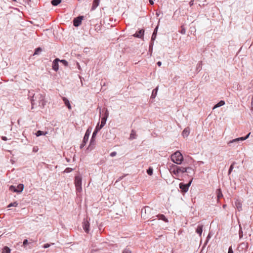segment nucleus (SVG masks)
I'll use <instances>...</instances> for the list:
<instances>
[{"instance_id": "6e6552de", "label": "nucleus", "mask_w": 253, "mask_h": 253, "mask_svg": "<svg viewBox=\"0 0 253 253\" xmlns=\"http://www.w3.org/2000/svg\"><path fill=\"white\" fill-rule=\"evenodd\" d=\"M248 243L246 242H242L239 244L237 247V250L239 252L245 253L248 249Z\"/></svg>"}, {"instance_id": "7ed1b4c3", "label": "nucleus", "mask_w": 253, "mask_h": 253, "mask_svg": "<svg viewBox=\"0 0 253 253\" xmlns=\"http://www.w3.org/2000/svg\"><path fill=\"white\" fill-rule=\"evenodd\" d=\"M74 183L77 192H81L82 191V177L81 175H76L75 177Z\"/></svg>"}, {"instance_id": "a878e982", "label": "nucleus", "mask_w": 253, "mask_h": 253, "mask_svg": "<svg viewBox=\"0 0 253 253\" xmlns=\"http://www.w3.org/2000/svg\"><path fill=\"white\" fill-rule=\"evenodd\" d=\"M136 138L137 134L136 133V131L133 129L131 130L129 139L130 140H133L136 139Z\"/></svg>"}, {"instance_id": "72a5a7b5", "label": "nucleus", "mask_w": 253, "mask_h": 253, "mask_svg": "<svg viewBox=\"0 0 253 253\" xmlns=\"http://www.w3.org/2000/svg\"><path fill=\"white\" fill-rule=\"evenodd\" d=\"M42 51V48L41 47H38L35 48L33 55H38Z\"/></svg>"}, {"instance_id": "6e6d98bb", "label": "nucleus", "mask_w": 253, "mask_h": 253, "mask_svg": "<svg viewBox=\"0 0 253 253\" xmlns=\"http://www.w3.org/2000/svg\"><path fill=\"white\" fill-rule=\"evenodd\" d=\"M1 139L3 141H6L7 140V138L6 136H2Z\"/></svg>"}, {"instance_id": "a19ab883", "label": "nucleus", "mask_w": 253, "mask_h": 253, "mask_svg": "<svg viewBox=\"0 0 253 253\" xmlns=\"http://www.w3.org/2000/svg\"><path fill=\"white\" fill-rule=\"evenodd\" d=\"M29 244H31L30 243H29L28 240L27 239H24L23 242V245L22 246L24 248H26V246L29 245Z\"/></svg>"}, {"instance_id": "58836bf2", "label": "nucleus", "mask_w": 253, "mask_h": 253, "mask_svg": "<svg viewBox=\"0 0 253 253\" xmlns=\"http://www.w3.org/2000/svg\"><path fill=\"white\" fill-rule=\"evenodd\" d=\"M231 141V140L229 141L228 143H227V144L230 147H236V146H238V143L239 142H232L231 143H230V142Z\"/></svg>"}, {"instance_id": "20e7f679", "label": "nucleus", "mask_w": 253, "mask_h": 253, "mask_svg": "<svg viewBox=\"0 0 253 253\" xmlns=\"http://www.w3.org/2000/svg\"><path fill=\"white\" fill-rule=\"evenodd\" d=\"M91 130H92V127L91 126L88 127L87 128V129H86V130L85 132L84 135L83 137L82 142L80 145L81 149H83V147H84L85 146L86 143L88 141L89 136L91 132Z\"/></svg>"}, {"instance_id": "f257e3e1", "label": "nucleus", "mask_w": 253, "mask_h": 253, "mask_svg": "<svg viewBox=\"0 0 253 253\" xmlns=\"http://www.w3.org/2000/svg\"><path fill=\"white\" fill-rule=\"evenodd\" d=\"M169 170L171 174L176 176H179L180 174L185 173L186 171V167L178 166L172 164L170 166Z\"/></svg>"}, {"instance_id": "423d86ee", "label": "nucleus", "mask_w": 253, "mask_h": 253, "mask_svg": "<svg viewBox=\"0 0 253 253\" xmlns=\"http://www.w3.org/2000/svg\"><path fill=\"white\" fill-rule=\"evenodd\" d=\"M24 186L23 184H19L17 187L12 185L9 187V190L10 191L15 192L18 194L22 193L24 189Z\"/></svg>"}, {"instance_id": "6ab92c4d", "label": "nucleus", "mask_w": 253, "mask_h": 253, "mask_svg": "<svg viewBox=\"0 0 253 253\" xmlns=\"http://www.w3.org/2000/svg\"><path fill=\"white\" fill-rule=\"evenodd\" d=\"M186 171L185 173H187V175L190 177H192V176L194 174V169L191 167H186Z\"/></svg>"}, {"instance_id": "bf43d9fd", "label": "nucleus", "mask_w": 253, "mask_h": 253, "mask_svg": "<svg viewBox=\"0 0 253 253\" xmlns=\"http://www.w3.org/2000/svg\"><path fill=\"white\" fill-rule=\"evenodd\" d=\"M157 64L158 66L160 67L162 65V62L161 61H158L157 63Z\"/></svg>"}, {"instance_id": "f8f14e48", "label": "nucleus", "mask_w": 253, "mask_h": 253, "mask_svg": "<svg viewBox=\"0 0 253 253\" xmlns=\"http://www.w3.org/2000/svg\"><path fill=\"white\" fill-rule=\"evenodd\" d=\"M34 90L29 91L28 94V98H29L30 99V101L31 103L32 109L34 108V106L35 104V99H34V98H35V93H34Z\"/></svg>"}, {"instance_id": "a211bd4d", "label": "nucleus", "mask_w": 253, "mask_h": 253, "mask_svg": "<svg viewBox=\"0 0 253 253\" xmlns=\"http://www.w3.org/2000/svg\"><path fill=\"white\" fill-rule=\"evenodd\" d=\"M235 205L239 211L242 210V204L240 201L237 200L235 202Z\"/></svg>"}, {"instance_id": "dca6fc26", "label": "nucleus", "mask_w": 253, "mask_h": 253, "mask_svg": "<svg viewBox=\"0 0 253 253\" xmlns=\"http://www.w3.org/2000/svg\"><path fill=\"white\" fill-rule=\"evenodd\" d=\"M159 220H162L165 222H168L169 220L163 214H158L156 216Z\"/></svg>"}, {"instance_id": "f3484780", "label": "nucleus", "mask_w": 253, "mask_h": 253, "mask_svg": "<svg viewBox=\"0 0 253 253\" xmlns=\"http://www.w3.org/2000/svg\"><path fill=\"white\" fill-rule=\"evenodd\" d=\"M95 146L96 143L89 142V144L86 149V152L88 153L91 151L92 150L94 149V148H95Z\"/></svg>"}, {"instance_id": "8fccbe9b", "label": "nucleus", "mask_w": 253, "mask_h": 253, "mask_svg": "<svg viewBox=\"0 0 253 253\" xmlns=\"http://www.w3.org/2000/svg\"><path fill=\"white\" fill-rule=\"evenodd\" d=\"M50 246V244H49L48 243H46L43 245L42 248L44 249H46V248H49Z\"/></svg>"}, {"instance_id": "aec40b11", "label": "nucleus", "mask_w": 253, "mask_h": 253, "mask_svg": "<svg viewBox=\"0 0 253 253\" xmlns=\"http://www.w3.org/2000/svg\"><path fill=\"white\" fill-rule=\"evenodd\" d=\"M203 225L202 224H199L198 225L196 229V232L199 234V235L201 237L203 232Z\"/></svg>"}, {"instance_id": "c756f323", "label": "nucleus", "mask_w": 253, "mask_h": 253, "mask_svg": "<svg viewBox=\"0 0 253 253\" xmlns=\"http://www.w3.org/2000/svg\"><path fill=\"white\" fill-rule=\"evenodd\" d=\"M101 129V128H100V127H99V123H98L92 134V135H93V137L96 136L97 133Z\"/></svg>"}, {"instance_id": "338daca9", "label": "nucleus", "mask_w": 253, "mask_h": 253, "mask_svg": "<svg viewBox=\"0 0 253 253\" xmlns=\"http://www.w3.org/2000/svg\"><path fill=\"white\" fill-rule=\"evenodd\" d=\"M67 159V161L68 162H69V159Z\"/></svg>"}, {"instance_id": "2eb2a0df", "label": "nucleus", "mask_w": 253, "mask_h": 253, "mask_svg": "<svg viewBox=\"0 0 253 253\" xmlns=\"http://www.w3.org/2000/svg\"><path fill=\"white\" fill-rule=\"evenodd\" d=\"M152 209L148 207V206H145L141 210V216L143 217L146 216V214L150 213Z\"/></svg>"}, {"instance_id": "bb28decb", "label": "nucleus", "mask_w": 253, "mask_h": 253, "mask_svg": "<svg viewBox=\"0 0 253 253\" xmlns=\"http://www.w3.org/2000/svg\"><path fill=\"white\" fill-rule=\"evenodd\" d=\"M46 134H47V131H43L40 130H39L37 131L35 134L36 135V136L39 137L42 135H45Z\"/></svg>"}, {"instance_id": "c9c22d12", "label": "nucleus", "mask_w": 253, "mask_h": 253, "mask_svg": "<svg viewBox=\"0 0 253 253\" xmlns=\"http://www.w3.org/2000/svg\"><path fill=\"white\" fill-rule=\"evenodd\" d=\"M18 204L17 203V201H15L13 203H10L8 206H7V208H10V207H17Z\"/></svg>"}, {"instance_id": "1a4fd4ad", "label": "nucleus", "mask_w": 253, "mask_h": 253, "mask_svg": "<svg viewBox=\"0 0 253 253\" xmlns=\"http://www.w3.org/2000/svg\"><path fill=\"white\" fill-rule=\"evenodd\" d=\"M84 16L83 15L78 16L75 17L73 21V25L76 27H78L82 24V21L84 19Z\"/></svg>"}, {"instance_id": "680f3d73", "label": "nucleus", "mask_w": 253, "mask_h": 253, "mask_svg": "<svg viewBox=\"0 0 253 253\" xmlns=\"http://www.w3.org/2000/svg\"><path fill=\"white\" fill-rule=\"evenodd\" d=\"M149 2L151 5H153L154 4V2L152 0H149Z\"/></svg>"}, {"instance_id": "e2e57ef3", "label": "nucleus", "mask_w": 253, "mask_h": 253, "mask_svg": "<svg viewBox=\"0 0 253 253\" xmlns=\"http://www.w3.org/2000/svg\"><path fill=\"white\" fill-rule=\"evenodd\" d=\"M88 50V48H85L84 49V52H87Z\"/></svg>"}, {"instance_id": "473e14b6", "label": "nucleus", "mask_w": 253, "mask_h": 253, "mask_svg": "<svg viewBox=\"0 0 253 253\" xmlns=\"http://www.w3.org/2000/svg\"><path fill=\"white\" fill-rule=\"evenodd\" d=\"M62 0H52L51 3L53 6H57L61 2Z\"/></svg>"}, {"instance_id": "774afa93", "label": "nucleus", "mask_w": 253, "mask_h": 253, "mask_svg": "<svg viewBox=\"0 0 253 253\" xmlns=\"http://www.w3.org/2000/svg\"><path fill=\"white\" fill-rule=\"evenodd\" d=\"M155 220V219H153V220H151V221H154Z\"/></svg>"}, {"instance_id": "de8ad7c7", "label": "nucleus", "mask_w": 253, "mask_h": 253, "mask_svg": "<svg viewBox=\"0 0 253 253\" xmlns=\"http://www.w3.org/2000/svg\"><path fill=\"white\" fill-rule=\"evenodd\" d=\"M123 253H131V251L128 248H126L124 250Z\"/></svg>"}, {"instance_id": "0e129e2a", "label": "nucleus", "mask_w": 253, "mask_h": 253, "mask_svg": "<svg viewBox=\"0 0 253 253\" xmlns=\"http://www.w3.org/2000/svg\"><path fill=\"white\" fill-rule=\"evenodd\" d=\"M123 178V177H120L117 180V181H119L120 180H121Z\"/></svg>"}, {"instance_id": "393cba45", "label": "nucleus", "mask_w": 253, "mask_h": 253, "mask_svg": "<svg viewBox=\"0 0 253 253\" xmlns=\"http://www.w3.org/2000/svg\"><path fill=\"white\" fill-rule=\"evenodd\" d=\"M158 29V26H157L155 27L153 32V34H152V35L151 37V41H155L156 40L157 35Z\"/></svg>"}, {"instance_id": "4be33fe9", "label": "nucleus", "mask_w": 253, "mask_h": 253, "mask_svg": "<svg viewBox=\"0 0 253 253\" xmlns=\"http://www.w3.org/2000/svg\"><path fill=\"white\" fill-rule=\"evenodd\" d=\"M100 0H93L92 5L91 8V10H95L96 7L99 5Z\"/></svg>"}, {"instance_id": "603ef678", "label": "nucleus", "mask_w": 253, "mask_h": 253, "mask_svg": "<svg viewBox=\"0 0 253 253\" xmlns=\"http://www.w3.org/2000/svg\"><path fill=\"white\" fill-rule=\"evenodd\" d=\"M117 155V152L115 151L112 152L110 154V156L112 157H115Z\"/></svg>"}, {"instance_id": "c03bdc74", "label": "nucleus", "mask_w": 253, "mask_h": 253, "mask_svg": "<svg viewBox=\"0 0 253 253\" xmlns=\"http://www.w3.org/2000/svg\"><path fill=\"white\" fill-rule=\"evenodd\" d=\"M73 170V169L71 168H67L65 169L64 171V172L65 173H70L72 172Z\"/></svg>"}, {"instance_id": "0eeeda50", "label": "nucleus", "mask_w": 253, "mask_h": 253, "mask_svg": "<svg viewBox=\"0 0 253 253\" xmlns=\"http://www.w3.org/2000/svg\"><path fill=\"white\" fill-rule=\"evenodd\" d=\"M192 181V178L189 181L188 183H184L183 182H181L179 184V187L180 189V191L183 194L187 192L189 189V187L190 186Z\"/></svg>"}, {"instance_id": "ea45409f", "label": "nucleus", "mask_w": 253, "mask_h": 253, "mask_svg": "<svg viewBox=\"0 0 253 253\" xmlns=\"http://www.w3.org/2000/svg\"><path fill=\"white\" fill-rule=\"evenodd\" d=\"M59 62L65 67H67L68 65V62L65 59H60Z\"/></svg>"}, {"instance_id": "49530a36", "label": "nucleus", "mask_w": 253, "mask_h": 253, "mask_svg": "<svg viewBox=\"0 0 253 253\" xmlns=\"http://www.w3.org/2000/svg\"><path fill=\"white\" fill-rule=\"evenodd\" d=\"M96 136H94L93 137V135H92L91 136V139L90 140V142H91V143H96Z\"/></svg>"}, {"instance_id": "79ce46f5", "label": "nucleus", "mask_w": 253, "mask_h": 253, "mask_svg": "<svg viewBox=\"0 0 253 253\" xmlns=\"http://www.w3.org/2000/svg\"><path fill=\"white\" fill-rule=\"evenodd\" d=\"M235 164V162L233 163L230 166L229 169H228V174H230L232 171L233 170V169H234V165Z\"/></svg>"}, {"instance_id": "4d7b16f0", "label": "nucleus", "mask_w": 253, "mask_h": 253, "mask_svg": "<svg viewBox=\"0 0 253 253\" xmlns=\"http://www.w3.org/2000/svg\"><path fill=\"white\" fill-rule=\"evenodd\" d=\"M194 4V1L193 0H191L190 2H189V5L190 6H192Z\"/></svg>"}, {"instance_id": "a18cd8bd", "label": "nucleus", "mask_w": 253, "mask_h": 253, "mask_svg": "<svg viewBox=\"0 0 253 253\" xmlns=\"http://www.w3.org/2000/svg\"><path fill=\"white\" fill-rule=\"evenodd\" d=\"M211 237L210 234H209L208 235V236L207 237L205 243H204V246H205L208 244V243L209 242V241Z\"/></svg>"}, {"instance_id": "9d476101", "label": "nucleus", "mask_w": 253, "mask_h": 253, "mask_svg": "<svg viewBox=\"0 0 253 253\" xmlns=\"http://www.w3.org/2000/svg\"><path fill=\"white\" fill-rule=\"evenodd\" d=\"M144 32L145 30L144 29H139L132 36L134 38L143 39Z\"/></svg>"}, {"instance_id": "cd10ccee", "label": "nucleus", "mask_w": 253, "mask_h": 253, "mask_svg": "<svg viewBox=\"0 0 253 253\" xmlns=\"http://www.w3.org/2000/svg\"><path fill=\"white\" fill-rule=\"evenodd\" d=\"M225 104V101L224 100H220L217 104L214 105V106L213 107V109H214L217 108L218 107H220L221 106H222Z\"/></svg>"}, {"instance_id": "4c0bfd02", "label": "nucleus", "mask_w": 253, "mask_h": 253, "mask_svg": "<svg viewBox=\"0 0 253 253\" xmlns=\"http://www.w3.org/2000/svg\"><path fill=\"white\" fill-rule=\"evenodd\" d=\"M2 253H10V249L5 246L3 248Z\"/></svg>"}, {"instance_id": "c85d7f7f", "label": "nucleus", "mask_w": 253, "mask_h": 253, "mask_svg": "<svg viewBox=\"0 0 253 253\" xmlns=\"http://www.w3.org/2000/svg\"><path fill=\"white\" fill-rule=\"evenodd\" d=\"M216 192L217 194V200H219L220 198L223 197V194L220 188L217 189Z\"/></svg>"}, {"instance_id": "5701e85b", "label": "nucleus", "mask_w": 253, "mask_h": 253, "mask_svg": "<svg viewBox=\"0 0 253 253\" xmlns=\"http://www.w3.org/2000/svg\"><path fill=\"white\" fill-rule=\"evenodd\" d=\"M109 116V111L107 109L105 111V113L103 114V117L101 118V122L106 123L107 119Z\"/></svg>"}, {"instance_id": "864d4df0", "label": "nucleus", "mask_w": 253, "mask_h": 253, "mask_svg": "<svg viewBox=\"0 0 253 253\" xmlns=\"http://www.w3.org/2000/svg\"><path fill=\"white\" fill-rule=\"evenodd\" d=\"M154 41H151H151H150V42L149 43V47H153Z\"/></svg>"}, {"instance_id": "5fc2aeb1", "label": "nucleus", "mask_w": 253, "mask_h": 253, "mask_svg": "<svg viewBox=\"0 0 253 253\" xmlns=\"http://www.w3.org/2000/svg\"><path fill=\"white\" fill-rule=\"evenodd\" d=\"M38 151V148L37 147H34L33 149V151L34 152H37Z\"/></svg>"}, {"instance_id": "ddd939ff", "label": "nucleus", "mask_w": 253, "mask_h": 253, "mask_svg": "<svg viewBox=\"0 0 253 253\" xmlns=\"http://www.w3.org/2000/svg\"><path fill=\"white\" fill-rule=\"evenodd\" d=\"M250 134L251 132L247 134L245 136L238 137L235 139H233L231 140V141L230 142V143H231L232 142H239L240 141H243L244 140H245L249 137Z\"/></svg>"}, {"instance_id": "e433bc0d", "label": "nucleus", "mask_w": 253, "mask_h": 253, "mask_svg": "<svg viewBox=\"0 0 253 253\" xmlns=\"http://www.w3.org/2000/svg\"><path fill=\"white\" fill-rule=\"evenodd\" d=\"M239 227H240V229L239 231V239H241L243 237V231L242 230L241 225H239Z\"/></svg>"}, {"instance_id": "3c124183", "label": "nucleus", "mask_w": 253, "mask_h": 253, "mask_svg": "<svg viewBox=\"0 0 253 253\" xmlns=\"http://www.w3.org/2000/svg\"><path fill=\"white\" fill-rule=\"evenodd\" d=\"M228 253H234L232 246L229 247Z\"/></svg>"}, {"instance_id": "4468645a", "label": "nucleus", "mask_w": 253, "mask_h": 253, "mask_svg": "<svg viewBox=\"0 0 253 253\" xmlns=\"http://www.w3.org/2000/svg\"><path fill=\"white\" fill-rule=\"evenodd\" d=\"M59 61L60 59L56 58L52 62V68L55 72H57L59 70Z\"/></svg>"}, {"instance_id": "37998d69", "label": "nucleus", "mask_w": 253, "mask_h": 253, "mask_svg": "<svg viewBox=\"0 0 253 253\" xmlns=\"http://www.w3.org/2000/svg\"><path fill=\"white\" fill-rule=\"evenodd\" d=\"M179 32L182 34V35H184L185 34V32H186V29L185 28L184 26H181V29L179 31Z\"/></svg>"}, {"instance_id": "412c9836", "label": "nucleus", "mask_w": 253, "mask_h": 253, "mask_svg": "<svg viewBox=\"0 0 253 253\" xmlns=\"http://www.w3.org/2000/svg\"><path fill=\"white\" fill-rule=\"evenodd\" d=\"M63 101L65 105L69 109H71V105L70 104L69 100L65 97H63Z\"/></svg>"}, {"instance_id": "69168bd1", "label": "nucleus", "mask_w": 253, "mask_h": 253, "mask_svg": "<svg viewBox=\"0 0 253 253\" xmlns=\"http://www.w3.org/2000/svg\"><path fill=\"white\" fill-rule=\"evenodd\" d=\"M225 207H226V205H224L223 206V208H225Z\"/></svg>"}, {"instance_id": "2f4dec72", "label": "nucleus", "mask_w": 253, "mask_h": 253, "mask_svg": "<svg viewBox=\"0 0 253 253\" xmlns=\"http://www.w3.org/2000/svg\"><path fill=\"white\" fill-rule=\"evenodd\" d=\"M202 62L199 61L197 64L196 69V72H200L202 69Z\"/></svg>"}, {"instance_id": "f03ea898", "label": "nucleus", "mask_w": 253, "mask_h": 253, "mask_svg": "<svg viewBox=\"0 0 253 253\" xmlns=\"http://www.w3.org/2000/svg\"><path fill=\"white\" fill-rule=\"evenodd\" d=\"M171 161L177 165H180L183 161V157L179 151H177L171 155Z\"/></svg>"}, {"instance_id": "13d9d810", "label": "nucleus", "mask_w": 253, "mask_h": 253, "mask_svg": "<svg viewBox=\"0 0 253 253\" xmlns=\"http://www.w3.org/2000/svg\"><path fill=\"white\" fill-rule=\"evenodd\" d=\"M152 51H153V47H149V52L151 53L152 52Z\"/></svg>"}, {"instance_id": "052dcab7", "label": "nucleus", "mask_w": 253, "mask_h": 253, "mask_svg": "<svg viewBox=\"0 0 253 253\" xmlns=\"http://www.w3.org/2000/svg\"><path fill=\"white\" fill-rule=\"evenodd\" d=\"M77 67H78V68L79 69V70H81V67L79 64V63L78 62L77 63Z\"/></svg>"}, {"instance_id": "39448f33", "label": "nucleus", "mask_w": 253, "mask_h": 253, "mask_svg": "<svg viewBox=\"0 0 253 253\" xmlns=\"http://www.w3.org/2000/svg\"><path fill=\"white\" fill-rule=\"evenodd\" d=\"M45 96L44 94H38L35 96V100H38L39 102V106L41 108H43L46 105V101L44 99Z\"/></svg>"}, {"instance_id": "09e8293b", "label": "nucleus", "mask_w": 253, "mask_h": 253, "mask_svg": "<svg viewBox=\"0 0 253 253\" xmlns=\"http://www.w3.org/2000/svg\"><path fill=\"white\" fill-rule=\"evenodd\" d=\"M105 124H106L105 122H103L101 121L100 125L99 124V127H100V128H102L105 126Z\"/></svg>"}, {"instance_id": "9b49d317", "label": "nucleus", "mask_w": 253, "mask_h": 253, "mask_svg": "<svg viewBox=\"0 0 253 253\" xmlns=\"http://www.w3.org/2000/svg\"><path fill=\"white\" fill-rule=\"evenodd\" d=\"M82 224L84 232L86 233H88L90 230V223L89 221L87 219H84Z\"/></svg>"}, {"instance_id": "b1692460", "label": "nucleus", "mask_w": 253, "mask_h": 253, "mask_svg": "<svg viewBox=\"0 0 253 253\" xmlns=\"http://www.w3.org/2000/svg\"><path fill=\"white\" fill-rule=\"evenodd\" d=\"M190 133V129L188 127H186L182 131V135L183 137H187Z\"/></svg>"}, {"instance_id": "7c9ffc66", "label": "nucleus", "mask_w": 253, "mask_h": 253, "mask_svg": "<svg viewBox=\"0 0 253 253\" xmlns=\"http://www.w3.org/2000/svg\"><path fill=\"white\" fill-rule=\"evenodd\" d=\"M158 90V86H157L155 88L153 89L151 97L152 98H155L157 95V92Z\"/></svg>"}, {"instance_id": "f704fd0d", "label": "nucleus", "mask_w": 253, "mask_h": 253, "mask_svg": "<svg viewBox=\"0 0 253 253\" xmlns=\"http://www.w3.org/2000/svg\"><path fill=\"white\" fill-rule=\"evenodd\" d=\"M147 173L149 175H152L153 173V169L152 167H149L147 169Z\"/></svg>"}]
</instances>
